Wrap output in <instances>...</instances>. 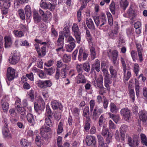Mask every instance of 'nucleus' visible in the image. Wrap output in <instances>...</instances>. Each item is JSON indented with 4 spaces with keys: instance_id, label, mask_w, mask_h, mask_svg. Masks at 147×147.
<instances>
[{
    "instance_id": "f257e3e1",
    "label": "nucleus",
    "mask_w": 147,
    "mask_h": 147,
    "mask_svg": "<svg viewBox=\"0 0 147 147\" xmlns=\"http://www.w3.org/2000/svg\"><path fill=\"white\" fill-rule=\"evenodd\" d=\"M94 20L96 26L100 29H102L103 25L107 22V18L104 14L102 15L100 17H96Z\"/></svg>"
},
{
    "instance_id": "f03ea898",
    "label": "nucleus",
    "mask_w": 147,
    "mask_h": 147,
    "mask_svg": "<svg viewBox=\"0 0 147 147\" xmlns=\"http://www.w3.org/2000/svg\"><path fill=\"white\" fill-rule=\"evenodd\" d=\"M76 70L79 74H82L84 71L87 72H89L90 70L89 63L86 62L83 64H77L76 66Z\"/></svg>"
},
{
    "instance_id": "7ed1b4c3",
    "label": "nucleus",
    "mask_w": 147,
    "mask_h": 147,
    "mask_svg": "<svg viewBox=\"0 0 147 147\" xmlns=\"http://www.w3.org/2000/svg\"><path fill=\"white\" fill-rule=\"evenodd\" d=\"M72 29L77 42L79 44L80 43L81 40V33L79 30L78 25L74 23L73 24Z\"/></svg>"
},
{
    "instance_id": "20e7f679",
    "label": "nucleus",
    "mask_w": 147,
    "mask_h": 147,
    "mask_svg": "<svg viewBox=\"0 0 147 147\" xmlns=\"http://www.w3.org/2000/svg\"><path fill=\"white\" fill-rule=\"evenodd\" d=\"M108 56L112 58V62L113 64L115 65L116 63L117 58L118 56V53L117 50H115L111 51V49H109L108 51Z\"/></svg>"
},
{
    "instance_id": "39448f33",
    "label": "nucleus",
    "mask_w": 147,
    "mask_h": 147,
    "mask_svg": "<svg viewBox=\"0 0 147 147\" xmlns=\"http://www.w3.org/2000/svg\"><path fill=\"white\" fill-rule=\"evenodd\" d=\"M87 144L89 146H92L95 147L96 145V141L95 137L94 136H88L86 138Z\"/></svg>"
},
{
    "instance_id": "423d86ee",
    "label": "nucleus",
    "mask_w": 147,
    "mask_h": 147,
    "mask_svg": "<svg viewBox=\"0 0 147 147\" xmlns=\"http://www.w3.org/2000/svg\"><path fill=\"white\" fill-rule=\"evenodd\" d=\"M120 114L123 116L125 121L128 120L131 116L130 110L127 108H124L122 109L120 111Z\"/></svg>"
},
{
    "instance_id": "0eeeda50",
    "label": "nucleus",
    "mask_w": 147,
    "mask_h": 147,
    "mask_svg": "<svg viewBox=\"0 0 147 147\" xmlns=\"http://www.w3.org/2000/svg\"><path fill=\"white\" fill-rule=\"evenodd\" d=\"M20 57L18 54L15 53L12 56H10L9 59V62L12 64H15L19 61Z\"/></svg>"
},
{
    "instance_id": "6e6552de",
    "label": "nucleus",
    "mask_w": 147,
    "mask_h": 147,
    "mask_svg": "<svg viewBox=\"0 0 147 147\" xmlns=\"http://www.w3.org/2000/svg\"><path fill=\"white\" fill-rule=\"evenodd\" d=\"M98 106H96L94 110L92 115V119L96 120L98 118L100 115L102 113L103 111L102 109H98Z\"/></svg>"
},
{
    "instance_id": "1a4fd4ad",
    "label": "nucleus",
    "mask_w": 147,
    "mask_h": 147,
    "mask_svg": "<svg viewBox=\"0 0 147 147\" xmlns=\"http://www.w3.org/2000/svg\"><path fill=\"white\" fill-rule=\"evenodd\" d=\"M15 70L13 68L9 67L7 69V76L9 81L12 80L15 77Z\"/></svg>"
},
{
    "instance_id": "9d476101",
    "label": "nucleus",
    "mask_w": 147,
    "mask_h": 147,
    "mask_svg": "<svg viewBox=\"0 0 147 147\" xmlns=\"http://www.w3.org/2000/svg\"><path fill=\"white\" fill-rule=\"evenodd\" d=\"M139 141L136 138L132 139L130 137H128V142L129 145L131 147H136L138 145Z\"/></svg>"
},
{
    "instance_id": "9b49d317",
    "label": "nucleus",
    "mask_w": 147,
    "mask_h": 147,
    "mask_svg": "<svg viewBox=\"0 0 147 147\" xmlns=\"http://www.w3.org/2000/svg\"><path fill=\"white\" fill-rule=\"evenodd\" d=\"M51 130V128L44 125L40 128V134L42 137H45L47 135V133Z\"/></svg>"
},
{
    "instance_id": "f8f14e48",
    "label": "nucleus",
    "mask_w": 147,
    "mask_h": 147,
    "mask_svg": "<svg viewBox=\"0 0 147 147\" xmlns=\"http://www.w3.org/2000/svg\"><path fill=\"white\" fill-rule=\"evenodd\" d=\"M103 78L102 75H100L98 78L94 81V85L96 88H99L103 87L102 83Z\"/></svg>"
},
{
    "instance_id": "ddd939ff",
    "label": "nucleus",
    "mask_w": 147,
    "mask_h": 147,
    "mask_svg": "<svg viewBox=\"0 0 147 147\" xmlns=\"http://www.w3.org/2000/svg\"><path fill=\"white\" fill-rule=\"evenodd\" d=\"M140 119L142 120L144 125H147V113L145 111H141L139 113Z\"/></svg>"
},
{
    "instance_id": "4468645a",
    "label": "nucleus",
    "mask_w": 147,
    "mask_h": 147,
    "mask_svg": "<svg viewBox=\"0 0 147 147\" xmlns=\"http://www.w3.org/2000/svg\"><path fill=\"white\" fill-rule=\"evenodd\" d=\"M94 69H95L98 72H99L100 71V61L98 59H96L95 63L93 64L90 73H92L93 72L95 73Z\"/></svg>"
},
{
    "instance_id": "2eb2a0df",
    "label": "nucleus",
    "mask_w": 147,
    "mask_h": 147,
    "mask_svg": "<svg viewBox=\"0 0 147 147\" xmlns=\"http://www.w3.org/2000/svg\"><path fill=\"white\" fill-rule=\"evenodd\" d=\"M51 104L52 109L54 110L57 109L58 108L61 110L63 108V106L61 104L56 100L52 101L51 102Z\"/></svg>"
},
{
    "instance_id": "dca6fc26",
    "label": "nucleus",
    "mask_w": 147,
    "mask_h": 147,
    "mask_svg": "<svg viewBox=\"0 0 147 147\" xmlns=\"http://www.w3.org/2000/svg\"><path fill=\"white\" fill-rule=\"evenodd\" d=\"M76 83L77 84L85 83L86 82V79L82 74H79L76 77Z\"/></svg>"
},
{
    "instance_id": "f3484780",
    "label": "nucleus",
    "mask_w": 147,
    "mask_h": 147,
    "mask_svg": "<svg viewBox=\"0 0 147 147\" xmlns=\"http://www.w3.org/2000/svg\"><path fill=\"white\" fill-rule=\"evenodd\" d=\"M136 45L137 49L138 55L139 58V60L140 62H142L143 61V57L142 55V51L143 50L141 44L140 43H136Z\"/></svg>"
},
{
    "instance_id": "a211bd4d",
    "label": "nucleus",
    "mask_w": 147,
    "mask_h": 147,
    "mask_svg": "<svg viewBox=\"0 0 147 147\" xmlns=\"http://www.w3.org/2000/svg\"><path fill=\"white\" fill-rule=\"evenodd\" d=\"M4 39L5 47L7 48L10 47L12 43L11 37L9 36H5L4 37Z\"/></svg>"
},
{
    "instance_id": "6ab92c4d",
    "label": "nucleus",
    "mask_w": 147,
    "mask_h": 147,
    "mask_svg": "<svg viewBox=\"0 0 147 147\" xmlns=\"http://www.w3.org/2000/svg\"><path fill=\"white\" fill-rule=\"evenodd\" d=\"M35 41L38 43H39L41 45H44L41 48V51L42 53V55L43 56L45 55V52L46 51V46L47 42H42V41L41 40H39L37 39H35Z\"/></svg>"
},
{
    "instance_id": "aec40b11",
    "label": "nucleus",
    "mask_w": 147,
    "mask_h": 147,
    "mask_svg": "<svg viewBox=\"0 0 147 147\" xmlns=\"http://www.w3.org/2000/svg\"><path fill=\"white\" fill-rule=\"evenodd\" d=\"M127 130V126L125 125H123L120 127V132L121 136V140H124L125 138V133Z\"/></svg>"
},
{
    "instance_id": "412c9836",
    "label": "nucleus",
    "mask_w": 147,
    "mask_h": 147,
    "mask_svg": "<svg viewBox=\"0 0 147 147\" xmlns=\"http://www.w3.org/2000/svg\"><path fill=\"white\" fill-rule=\"evenodd\" d=\"M88 56V54L84 52H83L82 49H80L78 56V59L79 61H81L82 56L83 60H85L86 59Z\"/></svg>"
},
{
    "instance_id": "4be33fe9",
    "label": "nucleus",
    "mask_w": 147,
    "mask_h": 147,
    "mask_svg": "<svg viewBox=\"0 0 147 147\" xmlns=\"http://www.w3.org/2000/svg\"><path fill=\"white\" fill-rule=\"evenodd\" d=\"M86 23L88 28L92 30H94L95 26L93 21L91 18L86 19Z\"/></svg>"
},
{
    "instance_id": "5701e85b",
    "label": "nucleus",
    "mask_w": 147,
    "mask_h": 147,
    "mask_svg": "<svg viewBox=\"0 0 147 147\" xmlns=\"http://www.w3.org/2000/svg\"><path fill=\"white\" fill-rule=\"evenodd\" d=\"M33 13L34 19L35 22L36 23H38L40 22L41 20V16L36 11H33Z\"/></svg>"
},
{
    "instance_id": "b1692460",
    "label": "nucleus",
    "mask_w": 147,
    "mask_h": 147,
    "mask_svg": "<svg viewBox=\"0 0 147 147\" xmlns=\"http://www.w3.org/2000/svg\"><path fill=\"white\" fill-rule=\"evenodd\" d=\"M83 116L86 118V119H88V121L90 120V118L88 115L89 114V108L88 106L85 107L83 111Z\"/></svg>"
},
{
    "instance_id": "393cba45",
    "label": "nucleus",
    "mask_w": 147,
    "mask_h": 147,
    "mask_svg": "<svg viewBox=\"0 0 147 147\" xmlns=\"http://www.w3.org/2000/svg\"><path fill=\"white\" fill-rule=\"evenodd\" d=\"M109 76V75L105 76L104 78L105 86L108 90L109 89V84L111 83L112 82L110 80Z\"/></svg>"
},
{
    "instance_id": "a878e982",
    "label": "nucleus",
    "mask_w": 147,
    "mask_h": 147,
    "mask_svg": "<svg viewBox=\"0 0 147 147\" xmlns=\"http://www.w3.org/2000/svg\"><path fill=\"white\" fill-rule=\"evenodd\" d=\"M26 117L28 121L32 125H33L35 123V120L33 115L32 114L29 113L27 115Z\"/></svg>"
},
{
    "instance_id": "bb28decb",
    "label": "nucleus",
    "mask_w": 147,
    "mask_h": 147,
    "mask_svg": "<svg viewBox=\"0 0 147 147\" xmlns=\"http://www.w3.org/2000/svg\"><path fill=\"white\" fill-rule=\"evenodd\" d=\"M109 70L111 74V78H116L117 75V71L114 69V67L112 65L110 66Z\"/></svg>"
},
{
    "instance_id": "cd10ccee",
    "label": "nucleus",
    "mask_w": 147,
    "mask_h": 147,
    "mask_svg": "<svg viewBox=\"0 0 147 147\" xmlns=\"http://www.w3.org/2000/svg\"><path fill=\"white\" fill-rule=\"evenodd\" d=\"M16 111L20 114L22 115L23 117H25L26 110L24 108L22 107L16 108Z\"/></svg>"
},
{
    "instance_id": "c85d7f7f",
    "label": "nucleus",
    "mask_w": 147,
    "mask_h": 147,
    "mask_svg": "<svg viewBox=\"0 0 147 147\" xmlns=\"http://www.w3.org/2000/svg\"><path fill=\"white\" fill-rule=\"evenodd\" d=\"M25 11L26 17L29 18L31 15V11L30 6L26 5L25 8Z\"/></svg>"
},
{
    "instance_id": "c756f323",
    "label": "nucleus",
    "mask_w": 147,
    "mask_h": 147,
    "mask_svg": "<svg viewBox=\"0 0 147 147\" xmlns=\"http://www.w3.org/2000/svg\"><path fill=\"white\" fill-rule=\"evenodd\" d=\"M127 14L129 17L133 18L136 16L135 11L134 10H133L132 8L130 7L128 11Z\"/></svg>"
},
{
    "instance_id": "7c9ffc66",
    "label": "nucleus",
    "mask_w": 147,
    "mask_h": 147,
    "mask_svg": "<svg viewBox=\"0 0 147 147\" xmlns=\"http://www.w3.org/2000/svg\"><path fill=\"white\" fill-rule=\"evenodd\" d=\"M75 46V43H69L66 46V50L68 52H71L73 50Z\"/></svg>"
},
{
    "instance_id": "2f4dec72",
    "label": "nucleus",
    "mask_w": 147,
    "mask_h": 147,
    "mask_svg": "<svg viewBox=\"0 0 147 147\" xmlns=\"http://www.w3.org/2000/svg\"><path fill=\"white\" fill-rule=\"evenodd\" d=\"M110 109L111 112L113 113H116L118 111L119 109L117 107L115 104L113 102L111 103Z\"/></svg>"
},
{
    "instance_id": "473e14b6",
    "label": "nucleus",
    "mask_w": 147,
    "mask_h": 147,
    "mask_svg": "<svg viewBox=\"0 0 147 147\" xmlns=\"http://www.w3.org/2000/svg\"><path fill=\"white\" fill-rule=\"evenodd\" d=\"M13 32L15 36L18 38L22 37L24 35L23 31L21 30H13Z\"/></svg>"
},
{
    "instance_id": "72a5a7b5",
    "label": "nucleus",
    "mask_w": 147,
    "mask_h": 147,
    "mask_svg": "<svg viewBox=\"0 0 147 147\" xmlns=\"http://www.w3.org/2000/svg\"><path fill=\"white\" fill-rule=\"evenodd\" d=\"M142 144L145 146H147V138L146 136L143 134L140 135Z\"/></svg>"
},
{
    "instance_id": "f704fd0d",
    "label": "nucleus",
    "mask_w": 147,
    "mask_h": 147,
    "mask_svg": "<svg viewBox=\"0 0 147 147\" xmlns=\"http://www.w3.org/2000/svg\"><path fill=\"white\" fill-rule=\"evenodd\" d=\"M52 117H46L45 118V123L47 125L50 127H52L53 125V122L51 120V119Z\"/></svg>"
},
{
    "instance_id": "c9c22d12",
    "label": "nucleus",
    "mask_w": 147,
    "mask_h": 147,
    "mask_svg": "<svg viewBox=\"0 0 147 147\" xmlns=\"http://www.w3.org/2000/svg\"><path fill=\"white\" fill-rule=\"evenodd\" d=\"M85 29L86 30V34L87 37L88 41L89 44L92 43V38L90 32L86 27L85 28Z\"/></svg>"
},
{
    "instance_id": "e433bc0d",
    "label": "nucleus",
    "mask_w": 147,
    "mask_h": 147,
    "mask_svg": "<svg viewBox=\"0 0 147 147\" xmlns=\"http://www.w3.org/2000/svg\"><path fill=\"white\" fill-rule=\"evenodd\" d=\"M126 68H125V70L124 71V80L126 81H127L130 77L131 76V73L129 71H127L126 73Z\"/></svg>"
},
{
    "instance_id": "4c0bfd02",
    "label": "nucleus",
    "mask_w": 147,
    "mask_h": 147,
    "mask_svg": "<svg viewBox=\"0 0 147 147\" xmlns=\"http://www.w3.org/2000/svg\"><path fill=\"white\" fill-rule=\"evenodd\" d=\"M38 12L40 14L43 16V20L45 22H47L48 18L46 14H45L44 11L41 9H39Z\"/></svg>"
},
{
    "instance_id": "58836bf2",
    "label": "nucleus",
    "mask_w": 147,
    "mask_h": 147,
    "mask_svg": "<svg viewBox=\"0 0 147 147\" xmlns=\"http://www.w3.org/2000/svg\"><path fill=\"white\" fill-rule=\"evenodd\" d=\"M52 112L49 106L47 105L46 107V112L45 113V115L46 117H52Z\"/></svg>"
},
{
    "instance_id": "ea45409f",
    "label": "nucleus",
    "mask_w": 147,
    "mask_h": 147,
    "mask_svg": "<svg viewBox=\"0 0 147 147\" xmlns=\"http://www.w3.org/2000/svg\"><path fill=\"white\" fill-rule=\"evenodd\" d=\"M109 9L112 14L115 15V3L114 1H112L110 4L109 5Z\"/></svg>"
},
{
    "instance_id": "a19ab883",
    "label": "nucleus",
    "mask_w": 147,
    "mask_h": 147,
    "mask_svg": "<svg viewBox=\"0 0 147 147\" xmlns=\"http://www.w3.org/2000/svg\"><path fill=\"white\" fill-rule=\"evenodd\" d=\"M63 123L61 121H60L58 125L57 133L58 134L61 133L63 131Z\"/></svg>"
},
{
    "instance_id": "79ce46f5",
    "label": "nucleus",
    "mask_w": 147,
    "mask_h": 147,
    "mask_svg": "<svg viewBox=\"0 0 147 147\" xmlns=\"http://www.w3.org/2000/svg\"><path fill=\"white\" fill-rule=\"evenodd\" d=\"M54 116L55 119L57 121H59L61 118V112L57 111H55L54 113Z\"/></svg>"
},
{
    "instance_id": "37998d69",
    "label": "nucleus",
    "mask_w": 147,
    "mask_h": 147,
    "mask_svg": "<svg viewBox=\"0 0 147 147\" xmlns=\"http://www.w3.org/2000/svg\"><path fill=\"white\" fill-rule=\"evenodd\" d=\"M18 13L20 18L22 20L25 19V14L23 10L22 9H19L18 11Z\"/></svg>"
},
{
    "instance_id": "c03bdc74",
    "label": "nucleus",
    "mask_w": 147,
    "mask_h": 147,
    "mask_svg": "<svg viewBox=\"0 0 147 147\" xmlns=\"http://www.w3.org/2000/svg\"><path fill=\"white\" fill-rule=\"evenodd\" d=\"M128 2L127 0H125L124 2H122L121 3V7L123 10H125L128 6Z\"/></svg>"
},
{
    "instance_id": "a18cd8bd",
    "label": "nucleus",
    "mask_w": 147,
    "mask_h": 147,
    "mask_svg": "<svg viewBox=\"0 0 147 147\" xmlns=\"http://www.w3.org/2000/svg\"><path fill=\"white\" fill-rule=\"evenodd\" d=\"M90 51L91 53V58L93 60L96 57V52L95 48L93 46L91 47L90 48Z\"/></svg>"
},
{
    "instance_id": "49530a36",
    "label": "nucleus",
    "mask_w": 147,
    "mask_h": 147,
    "mask_svg": "<svg viewBox=\"0 0 147 147\" xmlns=\"http://www.w3.org/2000/svg\"><path fill=\"white\" fill-rule=\"evenodd\" d=\"M129 92L130 98L131 99V101L134 102L135 101V94L134 90L133 89H130L129 90Z\"/></svg>"
},
{
    "instance_id": "de8ad7c7",
    "label": "nucleus",
    "mask_w": 147,
    "mask_h": 147,
    "mask_svg": "<svg viewBox=\"0 0 147 147\" xmlns=\"http://www.w3.org/2000/svg\"><path fill=\"white\" fill-rule=\"evenodd\" d=\"M2 107V109L4 111H7L9 108V105L7 102H4L2 103V101L1 102Z\"/></svg>"
},
{
    "instance_id": "09e8293b",
    "label": "nucleus",
    "mask_w": 147,
    "mask_h": 147,
    "mask_svg": "<svg viewBox=\"0 0 147 147\" xmlns=\"http://www.w3.org/2000/svg\"><path fill=\"white\" fill-rule=\"evenodd\" d=\"M107 16L109 23L111 26L113 25V18L112 15L109 12L107 13Z\"/></svg>"
},
{
    "instance_id": "8fccbe9b",
    "label": "nucleus",
    "mask_w": 147,
    "mask_h": 147,
    "mask_svg": "<svg viewBox=\"0 0 147 147\" xmlns=\"http://www.w3.org/2000/svg\"><path fill=\"white\" fill-rule=\"evenodd\" d=\"M36 85L39 88H45L44 84V81L39 80L37 82Z\"/></svg>"
},
{
    "instance_id": "3c124183",
    "label": "nucleus",
    "mask_w": 147,
    "mask_h": 147,
    "mask_svg": "<svg viewBox=\"0 0 147 147\" xmlns=\"http://www.w3.org/2000/svg\"><path fill=\"white\" fill-rule=\"evenodd\" d=\"M62 60L63 62L67 63L69 61L71 60V57L66 54H64Z\"/></svg>"
},
{
    "instance_id": "603ef678",
    "label": "nucleus",
    "mask_w": 147,
    "mask_h": 147,
    "mask_svg": "<svg viewBox=\"0 0 147 147\" xmlns=\"http://www.w3.org/2000/svg\"><path fill=\"white\" fill-rule=\"evenodd\" d=\"M36 72H39V73L38 74L39 77L41 78H45L46 76V74H44L43 72L41 70L36 69Z\"/></svg>"
},
{
    "instance_id": "864d4df0",
    "label": "nucleus",
    "mask_w": 147,
    "mask_h": 147,
    "mask_svg": "<svg viewBox=\"0 0 147 147\" xmlns=\"http://www.w3.org/2000/svg\"><path fill=\"white\" fill-rule=\"evenodd\" d=\"M105 121V119L104 117V115H102L100 117L98 120V124L100 127H101L102 125Z\"/></svg>"
},
{
    "instance_id": "5fc2aeb1",
    "label": "nucleus",
    "mask_w": 147,
    "mask_h": 147,
    "mask_svg": "<svg viewBox=\"0 0 147 147\" xmlns=\"http://www.w3.org/2000/svg\"><path fill=\"white\" fill-rule=\"evenodd\" d=\"M45 69L46 74L48 75H51L54 73V71L53 68L52 67L48 69L45 68Z\"/></svg>"
},
{
    "instance_id": "6e6d98bb",
    "label": "nucleus",
    "mask_w": 147,
    "mask_h": 147,
    "mask_svg": "<svg viewBox=\"0 0 147 147\" xmlns=\"http://www.w3.org/2000/svg\"><path fill=\"white\" fill-rule=\"evenodd\" d=\"M28 143V141L24 139H22L20 142V144L22 147H27Z\"/></svg>"
},
{
    "instance_id": "4d7b16f0",
    "label": "nucleus",
    "mask_w": 147,
    "mask_h": 147,
    "mask_svg": "<svg viewBox=\"0 0 147 147\" xmlns=\"http://www.w3.org/2000/svg\"><path fill=\"white\" fill-rule=\"evenodd\" d=\"M139 65L137 63H135L134 66V71L136 74V76H137L138 75V73L139 69Z\"/></svg>"
},
{
    "instance_id": "13d9d810",
    "label": "nucleus",
    "mask_w": 147,
    "mask_h": 147,
    "mask_svg": "<svg viewBox=\"0 0 147 147\" xmlns=\"http://www.w3.org/2000/svg\"><path fill=\"white\" fill-rule=\"evenodd\" d=\"M63 32L64 36L66 38H67L69 34L70 31L69 28H64L63 29Z\"/></svg>"
},
{
    "instance_id": "bf43d9fd",
    "label": "nucleus",
    "mask_w": 147,
    "mask_h": 147,
    "mask_svg": "<svg viewBox=\"0 0 147 147\" xmlns=\"http://www.w3.org/2000/svg\"><path fill=\"white\" fill-rule=\"evenodd\" d=\"M38 43H37L34 45L35 48L37 51L39 57H41L42 56L41 54L40 53V49L39 47V45L38 44Z\"/></svg>"
},
{
    "instance_id": "052dcab7",
    "label": "nucleus",
    "mask_w": 147,
    "mask_h": 147,
    "mask_svg": "<svg viewBox=\"0 0 147 147\" xmlns=\"http://www.w3.org/2000/svg\"><path fill=\"white\" fill-rule=\"evenodd\" d=\"M91 119L89 121H88V119H86V123L84 127V128L86 131L89 130L90 127V122Z\"/></svg>"
},
{
    "instance_id": "680f3d73",
    "label": "nucleus",
    "mask_w": 147,
    "mask_h": 147,
    "mask_svg": "<svg viewBox=\"0 0 147 147\" xmlns=\"http://www.w3.org/2000/svg\"><path fill=\"white\" fill-rule=\"evenodd\" d=\"M131 57L133 61L135 62L137 57V53L134 50H132L131 51Z\"/></svg>"
},
{
    "instance_id": "e2e57ef3",
    "label": "nucleus",
    "mask_w": 147,
    "mask_h": 147,
    "mask_svg": "<svg viewBox=\"0 0 147 147\" xmlns=\"http://www.w3.org/2000/svg\"><path fill=\"white\" fill-rule=\"evenodd\" d=\"M112 118L116 123H117L120 120V118L119 115H113Z\"/></svg>"
},
{
    "instance_id": "0e129e2a",
    "label": "nucleus",
    "mask_w": 147,
    "mask_h": 147,
    "mask_svg": "<svg viewBox=\"0 0 147 147\" xmlns=\"http://www.w3.org/2000/svg\"><path fill=\"white\" fill-rule=\"evenodd\" d=\"M55 8V6L54 5H53L50 3H47L46 9H48L50 11H52Z\"/></svg>"
},
{
    "instance_id": "69168bd1",
    "label": "nucleus",
    "mask_w": 147,
    "mask_h": 147,
    "mask_svg": "<svg viewBox=\"0 0 147 147\" xmlns=\"http://www.w3.org/2000/svg\"><path fill=\"white\" fill-rule=\"evenodd\" d=\"M103 106L105 109H107L108 107L109 101L107 98L103 96Z\"/></svg>"
},
{
    "instance_id": "338daca9",
    "label": "nucleus",
    "mask_w": 147,
    "mask_h": 147,
    "mask_svg": "<svg viewBox=\"0 0 147 147\" xmlns=\"http://www.w3.org/2000/svg\"><path fill=\"white\" fill-rule=\"evenodd\" d=\"M34 108L35 110L38 114H40L42 113V111L40 109V107L38 104L36 103L34 104Z\"/></svg>"
},
{
    "instance_id": "774afa93",
    "label": "nucleus",
    "mask_w": 147,
    "mask_h": 147,
    "mask_svg": "<svg viewBox=\"0 0 147 147\" xmlns=\"http://www.w3.org/2000/svg\"><path fill=\"white\" fill-rule=\"evenodd\" d=\"M9 132L7 127H5L3 129V134L5 137H7L9 134Z\"/></svg>"
}]
</instances>
